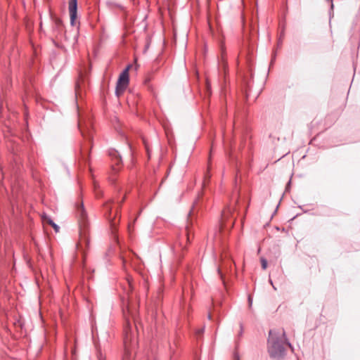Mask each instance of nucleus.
I'll return each mask as SVG.
<instances>
[{"label": "nucleus", "instance_id": "f257e3e1", "mask_svg": "<svg viewBox=\"0 0 360 360\" xmlns=\"http://www.w3.org/2000/svg\"><path fill=\"white\" fill-rule=\"evenodd\" d=\"M282 338L285 339V343H286L289 347L292 348V345L286 338L284 330H283L281 336L278 333H275L272 330H270L269 333L268 352L269 356L273 359H281L285 355V349L283 346L284 342Z\"/></svg>", "mask_w": 360, "mask_h": 360}, {"label": "nucleus", "instance_id": "f03ea898", "mask_svg": "<svg viewBox=\"0 0 360 360\" xmlns=\"http://www.w3.org/2000/svg\"><path fill=\"white\" fill-rule=\"evenodd\" d=\"M75 213L79 226V240L78 245H79L81 248H83V246L88 248L90 242L89 237V222L82 201L76 203Z\"/></svg>", "mask_w": 360, "mask_h": 360}, {"label": "nucleus", "instance_id": "7ed1b4c3", "mask_svg": "<svg viewBox=\"0 0 360 360\" xmlns=\"http://www.w3.org/2000/svg\"><path fill=\"white\" fill-rule=\"evenodd\" d=\"M130 65H128L120 75L119 78L117 82L116 89H115V94L117 97H120V95L123 94L124 90L128 86L129 81V70L130 68Z\"/></svg>", "mask_w": 360, "mask_h": 360}, {"label": "nucleus", "instance_id": "20e7f679", "mask_svg": "<svg viewBox=\"0 0 360 360\" xmlns=\"http://www.w3.org/2000/svg\"><path fill=\"white\" fill-rule=\"evenodd\" d=\"M68 10L70 18L71 25H75V20L77 18V0H69Z\"/></svg>", "mask_w": 360, "mask_h": 360}, {"label": "nucleus", "instance_id": "39448f33", "mask_svg": "<svg viewBox=\"0 0 360 360\" xmlns=\"http://www.w3.org/2000/svg\"><path fill=\"white\" fill-rule=\"evenodd\" d=\"M53 31L56 37H62L63 35V25L62 20L58 18L53 19Z\"/></svg>", "mask_w": 360, "mask_h": 360}, {"label": "nucleus", "instance_id": "423d86ee", "mask_svg": "<svg viewBox=\"0 0 360 360\" xmlns=\"http://www.w3.org/2000/svg\"><path fill=\"white\" fill-rule=\"evenodd\" d=\"M104 209H105V214L107 216V217L110 223L112 229H115V226H116V221L115 220V218H112L111 216V214H112L111 206L108 203H106L104 205Z\"/></svg>", "mask_w": 360, "mask_h": 360}, {"label": "nucleus", "instance_id": "0eeeda50", "mask_svg": "<svg viewBox=\"0 0 360 360\" xmlns=\"http://www.w3.org/2000/svg\"><path fill=\"white\" fill-rule=\"evenodd\" d=\"M78 127L80 130L81 134L83 136V138L91 142L92 140V133L90 128L86 127V129H84L82 127L80 122H79L78 124Z\"/></svg>", "mask_w": 360, "mask_h": 360}, {"label": "nucleus", "instance_id": "6e6552de", "mask_svg": "<svg viewBox=\"0 0 360 360\" xmlns=\"http://www.w3.org/2000/svg\"><path fill=\"white\" fill-rule=\"evenodd\" d=\"M109 155L115 159V164L117 165H119L122 162V158L118 151L115 150H110L109 151Z\"/></svg>", "mask_w": 360, "mask_h": 360}, {"label": "nucleus", "instance_id": "1a4fd4ad", "mask_svg": "<svg viewBox=\"0 0 360 360\" xmlns=\"http://www.w3.org/2000/svg\"><path fill=\"white\" fill-rule=\"evenodd\" d=\"M44 221H46L49 224H50L56 231V232H58L60 229V226L57 225L51 218L44 215L43 216Z\"/></svg>", "mask_w": 360, "mask_h": 360}, {"label": "nucleus", "instance_id": "9d476101", "mask_svg": "<svg viewBox=\"0 0 360 360\" xmlns=\"http://www.w3.org/2000/svg\"><path fill=\"white\" fill-rule=\"evenodd\" d=\"M261 264L263 269H266L267 267V261L264 258H261Z\"/></svg>", "mask_w": 360, "mask_h": 360}, {"label": "nucleus", "instance_id": "9b49d317", "mask_svg": "<svg viewBox=\"0 0 360 360\" xmlns=\"http://www.w3.org/2000/svg\"><path fill=\"white\" fill-rule=\"evenodd\" d=\"M124 200H125V197H123V198L121 200V201L119 202V207L116 210L115 215H117L118 214V210L120 208V207H121L122 204L123 203V202L124 201Z\"/></svg>", "mask_w": 360, "mask_h": 360}, {"label": "nucleus", "instance_id": "f8f14e48", "mask_svg": "<svg viewBox=\"0 0 360 360\" xmlns=\"http://www.w3.org/2000/svg\"><path fill=\"white\" fill-rule=\"evenodd\" d=\"M203 332H204V328L198 330L197 334L200 335H202L203 333Z\"/></svg>", "mask_w": 360, "mask_h": 360}, {"label": "nucleus", "instance_id": "ddd939ff", "mask_svg": "<svg viewBox=\"0 0 360 360\" xmlns=\"http://www.w3.org/2000/svg\"><path fill=\"white\" fill-rule=\"evenodd\" d=\"M233 359H234V360H240V357H239V355L238 353H234Z\"/></svg>", "mask_w": 360, "mask_h": 360}, {"label": "nucleus", "instance_id": "4468645a", "mask_svg": "<svg viewBox=\"0 0 360 360\" xmlns=\"http://www.w3.org/2000/svg\"><path fill=\"white\" fill-rule=\"evenodd\" d=\"M248 302H249V305L251 306L252 304V299L250 295L248 296Z\"/></svg>", "mask_w": 360, "mask_h": 360}, {"label": "nucleus", "instance_id": "2eb2a0df", "mask_svg": "<svg viewBox=\"0 0 360 360\" xmlns=\"http://www.w3.org/2000/svg\"><path fill=\"white\" fill-rule=\"evenodd\" d=\"M128 287L130 290L132 289L131 283L129 280L127 281Z\"/></svg>", "mask_w": 360, "mask_h": 360}, {"label": "nucleus", "instance_id": "dca6fc26", "mask_svg": "<svg viewBox=\"0 0 360 360\" xmlns=\"http://www.w3.org/2000/svg\"><path fill=\"white\" fill-rule=\"evenodd\" d=\"M290 183H291V181L290 180L288 182V184L286 186V188H285V190L287 191L288 189V188L290 187Z\"/></svg>", "mask_w": 360, "mask_h": 360}, {"label": "nucleus", "instance_id": "f3484780", "mask_svg": "<svg viewBox=\"0 0 360 360\" xmlns=\"http://www.w3.org/2000/svg\"><path fill=\"white\" fill-rule=\"evenodd\" d=\"M240 331L239 332V335H242V333H243V326H242V324H241V323H240Z\"/></svg>", "mask_w": 360, "mask_h": 360}, {"label": "nucleus", "instance_id": "a211bd4d", "mask_svg": "<svg viewBox=\"0 0 360 360\" xmlns=\"http://www.w3.org/2000/svg\"><path fill=\"white\" fill-rule=\"evenodd\" d=\"M217 271H218V274H219V276H221V278H222V274H221V270L219 269H218Z\"/></svg>", "mask_w": 360, "mask_h": 360}, {"label": "nucleus", "instance_id": "6ab92c4d", "mask_svg": "<svg viewBox=\"0 0 360 360\" xmlns=\"http://www.w3.org/2000/svg\"><path fill=\"white\" fill-rule=\"evenodd\" d=\"M221 215H222V217H226V214H225L224 211L222 212Z\"/></svg>", "mask_w": 360, "mask_h": 360}, {"label": "nucleus", "instance_id": "aec40b11", "mask_svg": "<svg viewBox=\"0 0 360 360\" xmlns=\"http://www.w3.org/2000/svg\"><path fill=\"white\" fill-rule=\"evenodd\" d=\"M207 318H208L209 319H212V316H211V314H208Z\"/></svg>", "mask_w": 360, "mask_h": 360}, {"label": "nucleus", "instance_id": "412c9836", "mask_svg": "<svg viewBox=\"0 0 360 360\" xmlns=\"http://www.w3.org/2000/svg\"><path fill=\"white\" fill-rule=\"evenodd\" d=\"M191 213H192V210L189 212L188 213V216L190 217L191 215Z\"/></svg>", "mask_w": 360, "mask_h": 360}, {"label": "nucleus", "instance_id": "4be33fe9", "mask_svg": "<svg viewBox=\"0 0 360 360\" xmlns=\"http://www.w3.org/2000/svg\"><path fill=\"white\" fill-rule=\"evenodd\" d=\"M269 282H270V283H271L272 285H274V284H273V282H272V281H271V279H269Z\"/></svg>", "mask_w": 360, "mask_h": 360}, {"label": "nucleus", "instance_id": "5701e85b", "mask_svg": "<svg viewBox=\"0 0 360 360\" xmlns=\"http://www.w3.org/2000/svg\"><path fill=\"white\" fill-rule=\"evenodd\" d=\"M131 290L129 288V290H127V289H125V291H127V293L128 294L129 293V291Z\"/></svg>", "mask_w": 360, "mask_h": 360}, {"label": "nucleus", "instance_id": "b1692460", "mask_svg": "<svg viewBox=\"0 0 360 360\" xmlns=\"http://www.w3.org/2000/svg\"><path fill=\"white\" fill-rule=\"evenodd\" d=\"M275 59V56L273 57L272 60H271V63H273V60Z\"/></svg>", "mask_w": 360, "mask_h": 360}, {"label": "nucleus", "instance_id": "393cba45", "mask_svg": "<svg viewBox=\"0 0 360 360\" xmlns=\"http://www.w3.org/2000/svg\"><path fill=\"white\" fill-rule=\"evenodd\" d=\"M272 286H273L274 290H276V286H274V285Z\"/></svg>", "mask_w": 360, "mask_h": 360}]
</instances>
